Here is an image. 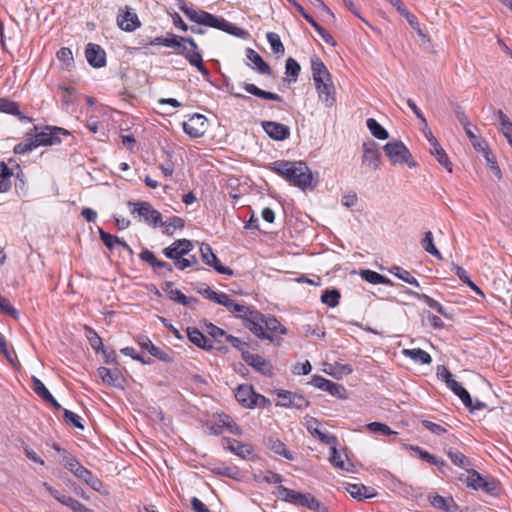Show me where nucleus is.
Here are the masks:
<instances>
[{"mask_svg":"<svg viewBox=\"0 0 512 512\" xmlns=\"http://www.w3.org/2000/svg\"><path fill=\"white\" fill-rule=\"evenodd\" d=\"M178 7L189 20L196 22L199 25L215 28L241 39H246L248 36V32L246 30L222 17H217L203 10L197 11L193 7L187 5L183 0H179Z\"/></svg>","mask_w":512,"mask_h":512,"instance_id":"obj_1","label":"nucleus"},{"mask_svg":"<svg viewBox=\"0 0 512 512\" xmlns=\"http://www.w3.org/2000/svg\"><path fill=\"white\" fill-rule=\"evenodd\" d=\"M269 168L301 190L314 187L312 172L303 161L277 160Z\"/></svg>","mask_w":512,"mask_h":512,"instance_id":"obj_2","label":"nucleus"},{"mask_svg":"<svg viewBox=\"0 0 512 512\" xmlns=\"http://www.w3.org/2000/svg\"><path fill=\"white\" fill-rule=\"evenodd\" d=\"M176 52L183 55L190 65L204 76H209V71L205 67L201 53L198 51V45L191 37H178V45L174 48Z\"/></svg>","mask_w":512,"mask_h":512,"instance_id":"obj_3","label":"nucleus"},{"mask_svg":"<svg viewBox=\"0 0 512 512\" xmlns=\"http://www.w3.org/2000/svg\"><path fill=\"white\" fill-rule=\"evenodd\" d=\"M65 467L77 478L84 481L94 491L103 493V482L97 476H95L90 470L82 466L76 458L67 457L65 459Z\"/></svg>","mask_w":512,"mask_h":512,"instance_id":"obj_4","label":"nucleus"},{"mask_svg":"<svg viewBox=\"0 0 512 512\" xmlns=\"http://www.w3.org/2000/svg\"><path fill=\"white\" fill-rule=\"evenodd\" d=\"M383 150L393 165L406 164L410 168L417 164L413 160L408 148L401 141H391L384 145Z\"/></svg>","mask_w":512,"mask_h":512,"instance_id":"obj_5","label":"nucleus"},{"mask_svg":"<svg viewBox=\"0 0 512 512\" xmlns=\"http://www.w3.org/2000/svg\"><path fill=\"white\" fill-rule=\"evenodd\" d=\"M465 482L468 487L478 490L481 489L491 496H497L500 493V485L497 480L492 477H482L477 471H468Z\"/></svg>","mask_w":512,"mask_h":512,"instance_id":"obj_6","label":"nucleus"},{"mask_svg":"<svg viewBox=\"0 0 512 512\" xmlns=\"http://www.w3.org/2000/svg\"><path fill=\"white\" fill-rule=\"evenodd\" d=\"M261 321L257 322L256 328H260V331L249 329L253 334L261 339H267L273 341V333L279 332L280 334H286L287 329L274 317H265L260 313Z\"/></svg>","mask_w":512,"mask_h":512,"instance_id":"obj_7","label":"nucleus"},{"mask_svg":"<svg viewBox=\"0 0 512 512\" xmlns=\"http://www.w3.org/2000/svg\"><path fill=\"white\" fill-rule=\"evenodd\" d=\"M228 310L231 313L236 314L238 317L242 318L245 321V326L248 329H254L256 331H260V328H256L257 322L261 321L260 312L257 310H253L248 306L236 303L232 299V305L228 307Z\"/></svg>","mask_w":512,"mask_h":512,"instance_id":"obj_8","label":"nucleus"},{"mask_svg":"<svg viewBox=\"0 0 512 512\" xmlns=\"http://www.w3.org/2000/svg\"><path fill=\"white\" fill-rule=\"evenodd\" d=\"M70 132L64 128L56 126H45L40 132L33 137L37 146L54 145L60 142V135H69Z\"/></svg>","mask_w":512,"mask_h":512,"instance_id":"obj_9","label":"nucleus"},{"mask_svg":"<svg viewBox=\"0 0 512 512\" xmlns=\"http://www.w3.org/2000/svg\"><path fill=\"white\" fill-rule=\"evenodd\" d=\"M129 206H133L132 213H137L139 217L143 218L145 222L153 226H158L161 223V213L154 209L148 202H128Z\"/></svg>","mask_w":512,"mask_h":512,"instance_id":"obj_10","label":"nucleus"},{"mask_svg":"<svg viewBox=\"0 0 512 512\" xmlns=\"http://www.w3.org/2000/svg\"><path fill=\"white\" fill-rule=\"evenodd\" d=\"M276 405L287 408L304 409L308 407L309 402L303 395L286 390H279L277 392Z\"/></svg>","mask_w":512,"mask_h":512,"instance_id":"obj_11","label":"nucleus"},{"mask_svg":"<svg viewBox=\"0 0 512 512\" xmlns=\"http://www.w3.org/2000/svg\"><path fill=\"white\" fill-rule=\"evenodd\" d=\"M222 445L225 449L229 450L242 459L248 460L255 458L254 448L248 443L225 437L222 439Z\"/></svg>","mask_w":512,"mask_h":512,"instance_id":"obj_12","label":"nucleus"},{"mask_svg":"<svg viewBox=\"0 0 512 512\" xmlns=\"http://www.w3.org/2000/svg\"><path fill=\"white\" fill-rule=\"evenodd\" d=\"M362 164L373 170H378L381 164V153L378 144L374 141L364 142L362 144Z\"/></svg>","mask_w":512,"mask_h":512,"instance_id":"obj_13","label":"nucleus"},{"mask_svg":"<svg viewBox=\"0 0 512 512\" xmlns=\"http://www.w3.org/2000/svg\"><path fill=\"white\" fill-rule=\"evenodd\" d=\"M200 253L202 261L206 265L213 267L220 274L229 276L233 275V270L222 265L218 257L213 253V250L209 244L202 243L200 247Z\"/></svg>","mask_w":512,"mask_h":512,"instance_id":"obj_14","label":"nucleus"},{"mask_svg":"<svg viewBox=\"0 0 512 512\" xmlns=\"http://www.w3.org/2000/svg\"><path fill=\"white\" fill-rule=\"evenodd\" d=\"M311 384L337 398L344 399L347 397L346 389L341 384L332 382L320 375H314L311 380Z\"/></svg>","mask_w":512,"mask_h":512,"instance_id":"obj_15","label":"nucleus"},{"mask_svg":"<svg viewBox=\"0 0 512 512\" xmlns=\"http://www.w3.org/2000/svg\"><path fill=\"white\" fill-rule=\"evenodd\" d=\"M193 250V244L188 239H179L174 241L170 246L163 249L162 253L165 257L175 261L182 256H187Z\"/></svg>","mask_w":512,"mask_h":512,"instance_id":"obj_16","label":"nucleus"},{"mask_svg":"<svg viewBox=\"0 0 512 512\" xmlns=\"http://www.w3.org/2000/svg\"><path fill=\"white\" fill-rule=\"evenodd\" d=\"M206 118L201 114H194L188 121L183 122V130L191 138H199L206 132Z\"/></svg>","mask_w":512,"mask_h":512,"instance_id":"obj_17","label":"nucleus"},{"mask_svg":"<svg viewBox=\"0 0 512 512\" xmlns=\"http://www.w3.org/2000/svg\"><path fill=\"white\" fill-rule=\"evenodd\" d=\"M117 24L120 29L127 32H132L141 26V22L137 14L132 12L128 6H125L119 11Z\"/></svg>","mask_w":512,"mask_h":512,"instance_id":"obj_18","label":"nucleus"},{"mask_svg":"<svg viewBox=\"0 0 512 512\" xmlns=\"http://www.w3.org/2000/svg\"><path fill=\"white\" fill-rule=\"evenodd\" d=\"M236 400L246 408H253L256 405H261L258 402L257 393L254 392L251 385H239L235 391Z\"/></svg>","mask_w":512,"mask_h":512,"instance_id":"obj_19","label":"nucleus"},{"mask_svg":"<svg viewBox=\"0 0 512 512\" xmlns=\"http://www.w3.org/2000/svg\"><path fill=\"white\" fill-rule=\"evenodd\" d=\"M262 128L271 139L276 141L286 140L290 136V128L279 122L263 121Z\"/></svg>","mask_w":512,"mask_h":512,"instance_id":"obj_20","label":"nucleus"},{"mask_svg":"<svg viewBox=\"0 0 512 512\" xmlns=\"http://www.w3.org/2000/svg\"><path fill=\"white\" fill-rule=\"evenodd\" d=\"M88 63L94 68H101L106 64V53L98 44L89 43L85 49Z\"/></svg>","mask_w":512,"mask_h":512,"instance_id":"obj_21","label":"nucleus"},{"mask_svg":"<svg viewBox=\"0 0 512 512\" xmlns=\"http://www.w3.org/2000/svg\"><path fill=\"white\" fill-rule=\"evenodd\" d=\"M311 69L315 86L329 82V80L332 79L323 61L318 57L311 59Z\"/></svg>","mask_w":512,"mask_h":512,"instance_id":"obj_22","label":"nucleus"},{"mask_svg":"<svg viewBox=\"0 0 512 512\" xmlns=\"http://www.w3.org/2000/svg\"><path fill=\"white\" fill-rule=\"evenodd\" d=\"M346 491L351 495V497L359 501L370 499L377 495L374 488L365 486L364 484L348 483L346 485Z\"/></svg>","mask_w":512,"mask_h":512,"instance_id":"obj_23","label":"nucleus"},{"mask_svg":"<svg viewBox=\"0 0 512 512\" xmlns=\"http://www.w3.org/2000/svg\"><path fill=\"white\" fill-rule=\"evenodd\" d=\"M163 290L171 300L180 303L184 306L191 307L193 304L198 302L196 298H188L187 296H185L180 290L174 287L172 282H167Z\"/></svg>","mask_w":512,"mask_h":512,"instance_id":"obj_24","label":"nucleus"},{"mask_svg":"<svg viewBox=\"0 0 512 512\" xmlns=\"http://www.w3.org/2000/svg\"><path fill=\"white\" fill-rule=\"evenodd\" d=\"M316 87L319 99L324 102L327 107H332L335 104V87L332 79L329 82L318 84Z\"/></svg>","mask_w":512,"mask_h":512,"instance_id":"obj_25","label":"nucleus"},{"mask_svg":"<svg viewBox=\"0 0 512 512\" xmlns=\"http://www.w3.org/2000/svg\"><path fill=\"white\" fill-rule=\"evenodd\" d=\"M138 344L143 350H147L152 356L158 358L159 360L165 362H170L172 360L168 353L155 346L146 336L139 337Z\"/></svg>","mask_w":512,"mask_h":512,"instance_id":"obj_26","label":"nucleus"},{"mask_svg":"<svg viewBox=\"0 0 512 512\" xmlns=\"http://www.w3.org/2000/svg\"><path fill=\"white\" fill-rule=\"evenodd\" d=\"M243 359L255 370L263 374H269L271 372V365L269 364V362L258 354L243 352Z\"/></svg>","mask_w":512,"mask_h":512,"instance_id":"obj_27","label":"nucleus"},{"mask_svg":"<svg viewBox=\"0 0 512 512\" xmlns=\"http://www.w3.org/2000/svg\"><path fill=\"white\" fill-rule=\"evenodd\" d=\"M0 112L17 116L20 121L32 122V118L22 114L18 103L8 98H0Z\"/></svg>","mask_w":512,"mask_h":512,"instance_id":"obj_28","label":"nucleus"},{"mask_svg":"<svg viewBox=\"0 0 512 512\" xmlns=\"http://www.w3.org/2000/svg\"><path fill=\"white\" fill-rule=\"evenodd\" d=\"M188 339L199 348L210 350L213 348L211 340H209L204 334L197 328H187Z\"/></svg>","mask_w":512,"mask_h":512,"instance_id":"obj_29","label":"nucleus"},{"mask_svg":"<svg viewBox=\"0 0 512 512\" xmlns=\"http://www.w3.org/2000/svg\"><path fill=\"white\" fill-rule=\"evenodd\" d=\"M200 293L210 301L222 305L227 309L232 305V299L224 292H216L207 286L205 289L201 290Z\"/></svg>","mask_w":512,"mask_h":512,"instance_id":"obj_30","label":"nucleus"},{"mask_svg":"<svg viewBox=\"0 0 512 512\" xmlns=\"http://www.w3.org/2000/svg\"><path fill=\"white\" fill-rule=\"evenodd\" d=\"M243 89L247 93L254 95L258 98H261V99L270 100V101H278V102L282 101V97L280 95L273 93V92L262 90V89L258 88L255 84H252V83H244Z\"/></svg>","mask_w":512,"mask_h":512,"instance_id":"obj_31","label":"nucleus"},{"mask_svg":"<svg viewBox=\"0 0 512 512\" xmlns=\"http://www.w3.org/2000/svg\"><path fill=\"white\" fill-rule=\"evenodd\" d=\"M430 503L433 507L445 512H456L458 510V506L452 497L434 495L430 498Z\"/></svg>","mask_w":512,"mask_h":512,"instance_id":"obj_32","label":"nucleus"},{"mask_svg":"<svg viewBox=\"0 0 512 512\" xmlns=\"http://www.w3.org/2000/svg\"><path fill=\"white\" fill-rule=\"evenodd\" d=\"M278 492L283 501L297 506H302L305 493L297 492L282 485L278 487Z\"/></svg>","mask_w":512,"mask_h":512,"instance_id":"obj_33","label":"nucleus"},{"mask_svg":"<svg viewBox=\"0 0 512 512\" xmlns=\"http://www.w3.org/2000/svg\"><path fill=\"white\" fill-rule=\"evenodd\" d=\"M43 486L46 488V490L49 492V494L56 499L61 504L67 506L72 511H74L76 505L79 503V501L71 496L64 495L60 493L57 489L50 486L47 482L43 483Z\"/></svg>","mask_w":512,"mask_h":512,"instance_id":"obj_34","label":"nucleus"},{"mask_svg":"<svg viewBox=\"0 0 512 512\" xmlns=\"http://www.w3.org/2000/svg\"><path fill=\"white\" fill-rule=\"evenodd\" d=\"M98 374L102 379L103 383L115 387L119 386L121 374L118 369L112 370L106 367H99Z\"/></svg>","mask_w":512,"mask_h":512,"instance_id":"obj_35","label":"nucleus"},{"mask_svg":"<svg viewBox=\"0 0 512 512\" xmlns=\"http://www.w3.org/2000/svg\"><path fill=\"white\" fill-rule=\"evenodd\" d=\"M265 445L274 453L285 457L288 460H293V455L286 448V445L277 438L269 437L265 441Z\"/></svg>","mask_w":512,"mask_h":512,"instance_id":"obj_36","label":"nucleus"},{"mask_svg":"<svg viewBox=\"0 0 512 512\" xmlns=\"http://www.w3.org/2000/svg\"><path fill=\"white\" fill-rule=\"evenodd\" d=\"M246 57L250 60L261 74H271L270 66L263 60V58L253 49L246 50Z\"/></svg>","mask_w":512,"mask_h":512,"instance_id":"obj_37","label":"nucleus"},{"mask_svg":"<svg viewBox=\"0 0 512 512\" xmlns=\"http://www.w3.org/2000/svg\"><path fill=\"white\" fill-rule=\"evenodd\" d=\"M301 507H305L313 512H329V508L311 493H305Z\"/></svg>","mask_w":512,"mask_h":512,"instance_id":"obj_38","label":"nucleus"},{"mask_svg":"<svg viewBox=\"0 0 512 512\" xmlns=\"http://www.w3.org/2000/svg\"><path fill=\"white\" fill-rule=\"evenodd\" d=\"M446 385L461 399L465 406H469L471 404L470 394L460 383L454 380L453 377L446 381Z\"/></svg>","mask_w":512,"mask_h":512,"instance_id":"obj_39","label":"nucleus"},{"mask_svg":"<svg viewBox=\"0 0 512 512\" xmlns=\"http://www.w3.org/2000/svg\"><path fill=\"white\" fill-rule=\"evenodd\" d=\"M410 294L413 297L417 298L418 300H420V301L424 302L425 304H427L431 309L436 310L438 313H440L444 317H446V318L449 317V315H448L446 309L444 308V306L441 305L438 301H436L433 298H431L430 296H428L426 294H420V293H417V292H410Z\"/></svg>","mask_w":512,"mask_h":512,"instance_id":"obj_40","label":"nucleus"},{"mask_svg":"<svg viewBox=\"0 0 512 512\" xmlns=\"http://www.w3.org/2000/svg\"><path fill=\"white\" fill-rule=\"evenodd\" d=\"M361 277L371 284H384L392 286V281L384 275L372 270H362L360 273Z\"/></svg>","mask_w":512,"mask_h":512,"instance_id":"obj_41","label":"nucleus"},{"mask_svg":"<svg viewBox=\"0 0 512 512\" xmlns=\"http://www.w3.org/2000/svg\"><path fill=\"white\" fill-rule=\"evenodd\" d=\"M403 353L405 356L417 363L430 364L432 362L430 354L420 348L405 349Z\"/></svg>","mask_w":512,"mask_h":512,"instance_id":"obj_42","label":"nucleus"},{"mask_svg":"<svg viewBox=\"0 0 512 512\" xmlns=\"http://www.w3.org/2000/svg\"><path fill=\"white\" fill-rule=\"evenodd\" d=\"M318 425V420L312 419L308 425V430L311 432V434L317 436L322 442L328 445H334L336 443V437L320 431L318 429Z\"/></svg>","mask_w":512,"mask_h":512,"instance_id":"obj_43","label":"nucleus"},{"mask_svg":"<svg viewBox=\"0 0 512 512\" xmlns=\"http://www.w3.org/2000/svg\"><path fill=\"white\" fill-rule=\"evenodd\" d=\"M421 246L427 253L433 255L437 259H442V254L434 244V238L431 231H426L424 233V237L421 240Z\"/></svg>","mask_w":512,"mask_h":512,"instance_id":"obj_44","label":"nucleus"},{"mask_svg":"<svg viewBox=\"0 0 512 512\" xmlns=\"http://www.w3.org/2000/svg\"><path fill=\"white\" fill-rule=\"evenodd\" d=\"M184 224V220L178 216L170 217L165 222L161 220L160 223L163 227V233L167 235H172L177 229H182Z\"/></svg>","mask_w":512,"mask_h":512,"instance_id":"obj_45","label":"nucleus"},{"mask_svg":"<svg viewBox=\"0 0 512 512\" xmlns=\"http://www.w3.org/2000/svg\"><path fill=\"white\" fill-rule=\"evenodd\" d=\"M367 128L371 132V134L379 139L386 140L389 137L387 130L380 125L374 118H368L366 121Z\"/></svg>","mask_w":512,"mask_h":512,"instance_id":"obj_46","label":"nucleus"},{"mask_svg":"<svg viewBox=\"0 0 512 512\" xmlns=\"http://www.w3.org/2000/svg\"><path fill=\"white\" fill-rule=\"evenodd\" d=\"M13 172L5 162L0 163V193L7 192L11 187V177Z\"/></svg>","mask_w":512,"mask_h":512,"instance_id":"obj_47","label":"nucleus"},{"mask_svg":"<svg viewBox=\"0 0 512 512\" xmlns=\"http://www.w3.org/2000/svg\"><path fill=\"white\" fill-rule=\"evenodd\" d=\"M447 456L450 458L454 465L470 471L468 467L471 466V462L463 453L449 449L447 451Z\"/></svg>","mask_w":512,"mask_h":512,"instance_id":"obj_48","label":"nucleus"},{"mask_svg":"<svg viewBox=\"0 0 512 512\" xmlns=\"http://www.w3.org/2000/svg\"><path fill=\"white\" fill-rule=\"evenodd\" d=\"M410 449L418 454V456L423 460L432 465L442 467L445 465V462L441 459H438L436 456L430 454L429 452L423 450L419 446L411 445Z\"/></svg>","mask_w":512,"mask_h":512,"instance_id":"obj_49","label":"nucleus"},{"mask_svg":"<svg viewBox=\"0 0 512 512\" xmlns=\"http://www.w3.org/2000/svg\"><path fill=\"white\" fill-rule=\"evenodd\" d=\"M497 115L500 121V132L504 135V137L509 140L512 138V121L509 117L502 111L498 110Z\"/></svg>","mask_w":512,"mask_h":512,"instance_id":"obj_50","label":"nucleus"},{"mask_svg":"<svg viewBox=\"0 0 512 512\" xmlns=\"http://www.w3.org/2000/svg\"><path fill=\"white\" fill-rule=\"evenodd\" d=\"M340 298H341V294L337 289H332V290L327 289L321 295L322 303L326 304L327 306H329L331 308H334L339 305Z\"/></svg>","mask_w":512,"mask_h":512,"instance_id":"obj_51","label":"nucleus"},{"mask_svg":"<svg viewBox=\"0 0 512 512\" xmlns=\"http://www.w3.org/2000/svg\"><path fill=\"white\" fill-rule=\"evenodd\" d=\"M218 423L220 426L226 427L227 430L234 435L242 434L241 428L227 414H220L218 416Z\"/></svg>","mask_w":512,"mask_h":512,"instance_id":"obj_52","label":"nucleus"},{"mask_svg":"<svg viewBox=\"0 0 512 512\" xmlns=\"http://www.w3.org/2000/svg\"><path fill=\"white\" fill-rule=\"evenodd\" d=\"M266 37H267V41L269 42V44L271 46L272 51L276 55H280V56L284 55L285 48H284V45H283L279 35L275 32H268Z\"/></svg>","mask_w":512,"mask_h":512,"instance_id":"obj_53","label":"nucleus"},{"mask_svg":"<svg viewBox=\"0 0 512 512\" xmlns=\"http://www.w3.org/2000/svg\"><path fill=\"white\" fill-rule=\"evenodd\" d=\"M330 462L336 467L344 471H352L353 465L351 463H345V461L342 459L340 453L337 451V449L333 446L331 447V455L329 458Z\"/></svg>","mask_w":512,"mask_h":512,"instance_id":"obj_54","label":"nucleus"},{"mask_svg":"<svg viewBox=\"0 0 512 512\" xmlns=\"http://www.w3.org/2000/svg\"><path fill=\"white\" fill-rule=\"evenodd\" d=\"M37 147L38 146H37L36 142L34 141V137L31 136V137L26 138L24 141L18 143L17 145H15L13 151L15 154H25L27 152L32 151L33 149H35Z\"/></svg>","mask_w":512,"mask_h":512,"instance_id":"obj_55","label":"nucleus"},{"mask_svg":"<svg viewBox=\"0 0 512 512\" xmlns=\"http://www.w3.org/2000/svg\"><path fill=\"white\" fill-rule=\"evenodd\" d=\"M285 70L286 75L292 77L290 81H296L299 76L301 68L299 63L295 59L290 57L286 60Z\"/></svg>","mask_w":512,"mask_h":512,"instance_id":"obj_56","label":"nucleus"},{"mask_svg":"<svg viewBox=\"0 0 512 512\" xmlns=\"http://www.w3.org/2000/svg\"><path fill=\"white\" fill-rule=\"evenodd\" d=\"M431 154L436 157L437 161L443 165L449 173L452 172V163L442 147H439L436 150H431Z\"/></svg>","mask_w":512,"mask_h":512,"instance_id":"obj_57","label":"nucleus"},{"mask_svg":"<svg viewBox=\"0 0 512 512\" xmlns=\"http://www.w3.org/2000/svg\"><path fill=\"white\" fill-rule=\"evenodd\" d=\"M367 429L370 431V432H373V433H381V434H384V435H394V434H397V432L391 430V428L384 424V423H381V422H371L367 425Z\"/></svg>","mask_w":512,"mask_h":512,"instance_id":"obj_58","label":"nucleus"},{"mask_svg":"<svg viewBox=\"0 0 512 512\" xmlns=\"http://www.w3.org/2000/svg\"><path fill=\"white\" fill-rule=\"evenodd\" d=\"M0 310L8 316L18 319L19 312L13 307L10 301L0 294Z\"/></svg>","mask_w":512,"mask_h":512,"instance_id":"obj_59","label":"nucleus"},{"mask_svg":"<svg viewBox=\"0 0 512 512\" xmlns=\"http://www.w3.org/2000/svg\"><path fill=\"white\" fill-rule=\"evenodd\" d=\"M31 381L33 383V389L39 397H41L43 400L47 397H51V393L40 379H38L36 376H32Z\"/></svg>","mask_w":512,"mask_h":512,"instance_id":"obj_60","label":"nucleus"},{"mask_svg":"<svg viewBox=\"0 0 512 512\" xmlns=\"http://www.w3.org/2000/svg\"><path fill=\"white\" fill-rule=\"evenodd\" d=\"M178 37L179 36L174 34H171L170 37H156L153 41H151V44L175 48L176 45H178Z\"/></svg>","mask_w":512,"mask_h":512,"instance_id":"obj_61","label":"nucleus"},{"mask_svg":"<svg viewBox=\"0 0 512 512\" xmlns=\"http://www.w3.org/2000/svg\"><path fill=\"white\" fill-rule=\"evenodd\" d=\"M99 236L105 246L112 251L118 241V237L110 233L105 232L102 228H99Z\"/></svg>","mask_w":512,"mask_h":512,"instance_id":"obj_62","label":"nucleus"},{"mask_svg":"<svg viewBox=\"0 0 512 512\" xmlns=\"http://www.w3.org/2000/svg\"><path fill=\"white\" fill-rule=\"evenodd\" d=\"M464 130H465V133L468 136L469 140L471 141L473 147L475 148V150L484 151V147L487 146V143L484 140H482L480 137H477L473 133V131L471 130L470 127L466 128Z\"/></svg>","mask_w":512,"mask_h":512,"instance_id":"obj_63","label":"nucleus"},{"mask_svg":"<svg viewBox=\"0 0 512 512\" xmlns=\"http://www.w3.org/2000/svg\"><path fill=\"white\" fill-rule=\"evenodd\" d=\"M63 416H64L65 422L68 425L79 428V429L84 428L80 422L79 416L77 414H75L74 412L67 410V409H63Z\"/></svg>","mask_w":512,"mask_h":512,"instance_id":"obj_64","label":"nucleus"}]
</instances>
